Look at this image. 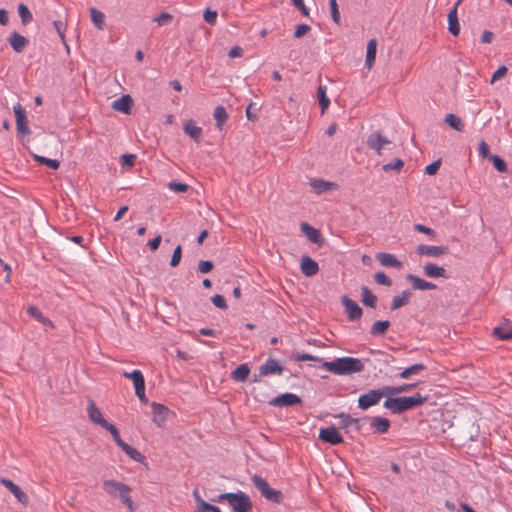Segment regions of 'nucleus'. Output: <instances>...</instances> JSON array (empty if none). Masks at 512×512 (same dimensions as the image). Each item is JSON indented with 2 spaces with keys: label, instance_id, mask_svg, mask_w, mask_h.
Returning <instances> with one entry per match:
<instances>
[{
  "label": "nucleus",
  "instance_id": "3c124183",
  "mask_svg": "<svg viewBox=\"0 0 512 512\" xmlns=\"http://www.w3.org/2000/svg\"><path fill=\"white\" fill-rule=\"evenodd\" d=\"M181 257H182V247L180 245H178L173 251L170 265L172 267H177L181 261Z\"/></svg>",
  "mask_w": 512,
  "mask_h": 512
},
{
  "label": "nucleus",
  "instance_id": "052dcab7",
  "mask_svg": "<svg viewBox=\"0 0 512 512\" xmlns=\"http://www.w3.org/2000/svg\"><path fill=\"white\" fill-rule=\"evenodd\" d=\"M414 229L420 233H423V234H426L429 236L435 235V231L433 229H431L425 225H422V224H415Z\"/></svg>",
  "mask_w": 512,
  "mask_h": 512
},
{
  "label": "nucleus",
  "instance_id": "603ef678",
  "mask_svg": "<svg viewBox=\"0 0 512 512\" xmlns=\"http://www.w3.org/2000/svg\"><path fill=\"white\" fill-rule=\"evenodd\" d=\"M508 72L506 66H500L492 75L490 83L494 84L496 81L504 78Z\"/></svg>",
  "mask_w": 512,
  "mask_h": 512
},
{
  "label": "nucleus",
  "instance_id": "774afa93",
  "mask_svg": "<svg viewBox=\"0 0 512 512\" xmlns=\"http://www.w3.org/2000/svg\"><path fill=\"white\" fill-rule=\"evenodd\" d=\"M161 240H162L161 235H157L154 239H152L148 242V246L151 249V251H156L159 248Z\"/></svg>",
  "mask_w": 512,
  "mask_h": 512
},
{
  "label": "nucleus",
  "instance_id": "2eb2a0df",
  "mask_svg": "<svg viewBox=\"0 0 512 512\" xmlns=\"http://www.w3.org/2000/svg\"><path fill=\"white\" fill-rule=\"evenodd\" d=\"M416 253L420 256L440 257L447 253V249L443 246L421 244L417 246Z\"/></svg>",
  "mask_w": 512,
  "mask_h": 512
},
{
  "label": "nucleus",
  "instance_id": "09e8293b",
  "mask_svg": "<svg viewBox=\"0 0 512 512\" xmlns=\"http://www.w3.org/2000/svg\"><path fill=\"white\" fill-rule=\"evenodd\" d=\"M311 30V27L307 24H299L295 27L294 30V37L299 39L304 37L309 31Z\"/></svg>",
  "mask_w": 512,
  "mask_h": 512
},
{
  "label": "nucleus",
  "instance_id": "de8ad7c7",
  "mask_svg": "<svg viewBox=\"0 0 512 512\" xmlns=\"http://www.w3.org/2000/svg\"><path fill=\"white\" fill-rule=\"evenodd\" d=\"M329 4H330L331 16H332L333 21L336 24H340L341 17H340V12H339V9H338L337 1L336 0H329Z\"/></svg>",
  "mask_w": 512,
  "mask_h": 512
},
{
  "label": "nucleus",
  "instance_id": "393cba45",
  "mask_svg": "<svg viewBox=\"0 0 512 512\" xmlns=\"http://www.w3.org/2000/svg\"><path fill=\"white\" fill-rule=\"evenodd\" d=\"M8 42L14 51L20 53L28 45V39L17 32H12L8 38Z\"/></svg>",
  "mask_w": 512,
  "mask_h": 512
},
{
  "label": "nucleus",
  "instance_id": "5fc2aeb1",
  "mask_svg": "<svg viewBox=\"0 0 512 512\" xmlns=\"http://www.w3.org/2000/svg\"><path fill=\"white\" fill-rule=\"evenodd\" d=\"M404 166V162L401 159H395L392 163H387L383 166L384 171H390V170H401Z\"/></svg>",
  "mask_w": 512,
  "mask_h": 512
},
{
  "label": "nucleus",
  "instance_id": "0eeeda50",
  "mask_svg": "<svg viewBox=\"0 0 512 512\" xmlns=\"http://www.w3.org/2000/svg\"><path fill=\"white\" fill-rule=\"evenodd\" d=\"M387 396L385 386L380 389L370 390L368 393L360 395L358 398V406L362 410H367L378 404L383 397Z\"/></svg>",
  "mask_w": 512,
  "mask_h": 512
},
{
  "label": "nucleus",
  "instance_id": "f03ea898",
  "mask_svg": "<svg viewBox=\"0 0 512 512\" xmlns=\"http://www.w3.org/2000/svg\"><path fill=\"white\" fill-rule=\"evenodd\" d=\"M102 488L106 494L109 496L118 497L121 502L131 511L134 510V503L130 495L132 491L131 487L124 484L123 482L109 479L103 482Z\"/></svg>",
  "mask_w": 512,
  "mask_h": 512
},
{
  "label": "nucleus",
  "instance_id": "6e6d98bb",
  "mask_svg": "<svg viewBox=\"0 0 512 512\" xmlns=\"http://www.w3.org/2000/svg\"><path fill=\"white\" fill-rule=\"evenodd\" d=\"M171 20H172V15L169 13H166V12H163L154 18V21L157 22L158 25H160V26L169 24L171 22Z\"/></svg>",
  "mask_w": 512,
  "mask_h": 512
},
{
  "label": "nucleus",
  "instance_id": "4c0bfd02",
  "mask_svg": "<svg viewBox=\"0 0 512 512\" xmlns=\"http://www.w3.org/2000/svg\"><path fill=\"white\" fill-rule=\"evenodd\" d=\"M27 312L31 317L35 318L42 324L53 327V323L51 322V320L45 317L37 307L30 306L28 307Z\"/></svg>",
  "mask_w": 512,
  "mask_h": 512
},
{
  "label": "nucleus",
  "instance_id": "4468645a",
  "mask_svg": "<svg viewBox=\"0 0 512 512\" xmlns=\"http://www.w3.org/2000/svg\"><path fill=\"white\" fill-rule=\"evenodd\" d=\"M0 483L6 487L14 496L15 498L24 506L28 505L29 498L26 495L25 492L22 491V489L16 485L13 481L7 478H1Z\"/></svg>",
  "mask_w": 512,
  "mask_h": 512
},
{
  "label": "nucleus",
  "instance_id": "6ab92c4d",
  "mask_svg": "<svg viewBox=\"0 0 512 512\" xmlns=\"http://www.w3.org/2000/svg\"><path fill=\"white\" fill-rule=\"evenodd\" d=\"M310 186L316 194H323L331 190L338 189V185L323 179H314L310 182Z\"/></svg>",
  "mask_w": 512,
  "mask_h": 512
},
{
  "label": "nucleus",
  "instance_id": "1a4fd4ad",
  "mask_svg": "<svg viewBox=\"0 0 512 512\" xmlns=\"http://www.w3.org/2000/svg\"><path fill=\"white\" fill-rule=\"evenodd\" d=\"M113 440L132 460L139 463H143L145 461V457L137 449L133 448L121 439L119 431L113 436Z\"/></svg>",
  "mask_w": 512,
  "mask_h": 512
},
{
  "label": "nucleus",
  "instance_id": "864d4df0",
  "mask_svg": "<svg viewBox=\"0 0 512 512\" xmlns=\"http://www.w3.org/2000/svg\"><path fill=\"white\" fill-rule=\"evenodd\" d=\"M168 188L176 193H185L188 190V185L180 182H170Z\"/></svg>",
  "mask_w": 512,
  "mask_h": 512
},
{
  "label": "nucleus",
  "instance_id": "bf43d9fd",
  "mask_svg": "<svg viewBox=\"0 0 512 512\" xmlns=\"http://www.w3.org/2000/svg\"><path fill=\"white\" fill-rule=\"evenodd\" d=\"M216 19H217V12L216 11H213V10H206L205 13H204V20L211 24V25H214L215 22H216Z\"/></svg>",
  "mask_w": 512,
  "mask_h": 512
},
{
  "label": "nucleus",
  "instance_id": "338daca9",
  "mask_svg": "<svg viewBox=\"0 0 512 512\" xmlns=\"http://www.w3.org/2000/svg\"><path fill=\"white\" fill-rule=\"evenodd\" d=\"M295 359L297 361H320V358L310 355V354H307V353L297 354L295 356Z\"/></svg>",
  "mask_w": 512,
  "mask_h": 512
},
{
  "label": "nucleus",
  "instance_id": "13d9d810",
  "mask_svg": "<svg viewBox=\"0 0 512 512\" xmlns=\"http://www.w3.org/2000/svg\"><path fill=\"white\" fill-rule=\"evenodd\" d=\"M211 300H212V303H213L217 308H220V309H226V308H227L225 298H224L222 295H214V296L211 298Z\"/></svg>",
  "mask_w": 512,
  "mask_h": 512
},
{
  "label": "nucleus",
  "instance_id": "c85d7f7f",
  "mask_svg": "<svg viewBox=\"0 0 512 512\" xmlns=\"http://www.w3.org/2000/svg\"><path fill=\"white\" fill-rule=\"evenodd\" d=\"M123 376L132 380L135 392L138 390L145 389V380L143 373L140 370H133L132 372H124Z\"/></svg>",
  "mask_w": 512,
  "mask_h": 512
},
{
  "label": "nucleus",
  "instance_id": "b1692460",
  "mask_svg": "<svg viewBox=\"0 0 512 512\" xmlns=\"http://www.w3.org/2000/svg\"><path fill=\"white\" fill-rule=\"evenodd\" d=\"M376 259L379 261V263L384 267H394L397 269L402 268V263L395 257V255L391 253H378L376 255Z\"/></svg>",
  "mask_w": 512,
  "mask_h": 512
},
{
  "label": "nucleus",
  "instance_id": "423d86ee",
  "mask_svg": "<svg viewBox=\"0 0 512 512\" xmlns=\"http://www.w3.org/2000/svg\"><path fill=\"white\" fill-rule=\"evenodd\" d=\"M252 482L266 499L276 503L282 500V493L279 490L272 489L268 482L261 476H253Z\"/></svg>",
  "mask_w": 512,
  "mask_h": 512
},
{
  "label": "nucleus",
  "instance_id": "a19ab883",
  "mask_svg": "<svg viewBox=\"0 0 512 512\" xmlns=\"http://www.w3.org/2000/svg\"><path fill=\"white\" fill-rule=\"evenodd\" d=\"M445 122L453 129L457 131H463L464 129V123L461 120L460 117L454 115V114H448L445 117Z\"/></svg>",
  "mask_w": 512,
  "mask_h": 512
},
{
  "label": "nucleus",
  "instance_id": "c9c22d12",
  "mask_svg": "<svg viewBox=\"0 0 512 512\" xmlns=\"http://www.w3.org/2000/svg\"><path fill=\"white\" fill-rule=\"evenodd\" d=\"M213 117L219 130H222L224 123L228 119V113L223 106H217L214 110Z\"/></svg>",
  "mask_w": 512,
  "mask_h": 512
},
{
  "label": "nucleus",
  "instance_id": "8fccbe9b",
  "mask_svg": "<svg viewBox=\"0 0 512 512\" xmlns=\"http://www.w3.org/2000/svg\"><path fill=\"white\" fill-rule=\"evenodd\" d=\"M375 278V281L379 284V285H384V286H391L392 285V280L384 273V272H377L374 276Z\"/></svg>",
  "mask_w": 512,
  "mask_h": 512
},
{
  "label": "nucleus",
  "instance_id": "bb28decb",
  "mask_svg": "<svg viewBox=\"0 0 512 512\" xmlns=\"http://www.w3.org/2000/svg\"><path fill=\"white\" fill-rule=\"evenodd\" d=\"M448 30L453 36H458L460 33L458 7H453L448 13Z\"/></svg>",
  "mask_w": 512,
  "mask_h": 512
},
{
  "label": "nucleus",
  "instance_id": "c756f323",
  "mask_svg": "<svg viewBox=\"0 0 512 512\" xmlns=\"http://www.w3.org/2000/svg\"><path fill=\"white\" fill-rule=\"evenodd\" d=\"M301 231L312 243L320 244L322 242L321 233L314 227L310 226L308 223L301 224Z\"/></svg>",
  "mask_w": 512,
  "mask_h": 512
},
{
  "label": "nucleus",
  "instance_id": "4be33fe9",
  "mask_svg": "<svg viewBox=\"0 0 512 512\" xmlns=\"http://www.w3.org/2000/svg\"><path fill=\"white\" fill-rule=\"evenodd\" d=\"M300 268L302 273L307 277L316 275L319 270L318 263L309 256L302 257Z\"/></svg>",
  "mask_w": 512,
  "mask_h": 512
},
{
  "label": "nucleus",
  "instance_id": "4d7b16f0",
  "mask_svg": "<svg viewBox=\"0 0 512 512\" xmlns=\"http://www.w3.org/2000/svg\"><path fill=\"white\" fill-rule=\"evenodd\" d=\"M491 160L493 162V165L494 167L499 171V172H505L506 169H507V166L505 164V162L498 156L496 155H493L491 157Z\"/></svg>",
  "mask_w": 512,
  "mask_h": 512
},
{
  "label": "nucleus",
  "instance_id": "412c9836",
  "mask_svg": "<svg viewBox=\"0 0 512 512\" xmlns=\"http://www.w3.org/2000/svg\"><path fill=\"white\" fill-rule=\"evenodd\" d=\"M406 279L411 283L414 290H435L437 288L434 283L426 281L413 274H408Z\"/></svg>",
  "mask_w": 512,
  "mask_h": 512
},
{
  "label": "nucleus",
  "instance_id": "72a5a7b5",
  "mask_svg": "<svg viewBox=\"0 0 512 512\" xmlns=\"http://www.w3.org/2000/svg\"><path fill=\"white\" fill-rule=\"evenodd\" d=\"M250 374V369L247 364L239 365L234 371H232L231 377L233 380L238 382L245 381Z\"/></svg>",
  "mask_w": 512,
  "mask_h": 512
},
{
  "label": "nucleus",
  "instance_id": "f8f14e48",
  "mask_svg": "<svg viewBox=\"0 0 512 512\" xmlns=\"http://www.w3.org/2000/svg\"><path fill=\"white\" fill-rule=\"evenodd\" d=\"M301 403L299 396L293 393H285L270 400L269 404L274 407H288Z\"/></svg>",
  "mask_w": 512,
  "mask_h": 512
},
{
  "label": "nucleus",
  "instance_id": "f257e3e1",
  "mask_svg": "<svg viewBox=\"0 0 512 512\" xmlns=\"http://www.w3.org/2000/svg\"><path fill=\"white\" fill-rule=\"evenodd\" d=\"M322 367L336 375L359 373L365 368L363 362L354 357H341L333 361H325Z\"/></svg>",
  "mask_w": 512,
  "mask_h": 512
},
{
  "label": "nucleus",
  "instance_id": "a211bd4d",
  "mask_svg": "<svg viewBox=\"0 0 512 512\" xmlns=\"http://www.w3.org/2000/svg\"><path fill=\"white\" fill-rule=\"evenodd\" d=\"M151 408H152V414H153V421L158 426L163 425L167 419L169 409L166 406H164L163 404H159L156 402H153L151 404Z\"/></svg>",
  "mask_w": 512,
  "mask_h": 512
},
{
  "label": "nucleus",
  "instance_id": "c03bdc74",
  "mask_svg": "<svg viewBox=\"0 0 512 512\" xmlns=\"http://www.w3.org/2000/svg\"><path fill=\"white\" fill-rule=\"evenodd\" d=\"M336 418H339L340 426L342 429L348 430L350 426L357 424V419L352 418L350 415L345 413H340L335 416Z\"/></svg>",
  "mask_w": 512,
  "mask_h": 512
},
{
  "label": "nucleus",
  "instance_id": "39448f33",
  "mask_svg": "<svg viewBox=\"0 0 512 512\" xmlns=\"http://www.w3.org/2000/svg\"><path fill=\"white\" fill-rule=\"evenodd\" d=\"M87 414L89 420L97 425H100L107 431H109L112 437L118 432V429L115 425L109 423L103 416L101 410L97 407L94 401L89 400L87 406Z\"/></svg>",
  "mask_w": 512,
  "mask_h": 512
},
{
  "label": "nucleus",
  "instance_id": "680f3d73",
  "mask_svg": "<svg viewBox=\"0 0 512 512\" xmlns=\"http://www.w3.org/2000/svg\"><path fill=\"white\" fill-rule=\"evenodd\" d=\"M198 269L201 273H208L213 269V263L211 261H200Z\"/></svg>",
  "mask_w": 512,
  "mask_h": 512
},
{
  "label": "nucleus",
  "instance_id": "e2e57ef3",
  "mask_svg": "<svg viewBox=\"0 0 512 512\" xmlns=\"http://www.w3.org/2000/svg\"><path fill=\"white\" fill-rule=\"evenodd\" d=\"M440 167V160H437L429 165L426 166L425 172L428 175H434L437 173Z\"/></svg>",
  "mask_w": 512,
  "mask_h": 512
},
{
  "label": "nucleus",
  "instance_id": "9b49d317",
  "mask_svg": "<svg viewBox=\"0 0 512 512\" xmlns=\"http://www.w3.org/2000/svg\"><path fill=\"white\" fill-rule=\"evenodd\" d=\"M341 302L344 305L345 313L351 321L359 320L362 317L363 311L361 307L352 299L347 296L341 298Z\"/></svg>",
  "mask_w": 512,
  "mask_h": 512
},
{
  "label": "nucleus",
  "instance_id": "20e7f679",
  "mask_svg": "<svg viewBox=\"0 0 512 512\" xmlns=\"http://www.w3.org/2000/svg\"><path fill=\"white\" fill-rule=\"evenodd\" d=\"M216 501L219 503L227 502L233 512H250L252 509V502L249 496L241 491L220 494Z\"/></svg>",
  "mask_w": 512,
  "mask_h": 512
},
{
  "label": "nucleus",
  "instance_id": "5701e85b",
  "mask_svg": "<svg viewBox=\"0 0 512 512\" xmlns=\"http://www.w3.org/2000/svg\"><path fill=\"white\" fill-rule=\"evenodd\" d=\"M133 100L130 95H123L122 97L112 102V108L124 114H130Z\"/></svg>",
  "mask_w": 512,
  "mask_h": 512
},
{
  "label": "nucleus",
  "instance_id": "ddd939ff",
  "mask_svg": "<svg viewBox=\"0 0 512 512\" xmlns=\"http://www.w3.org/2000/svg\"><path fill=\"white\" fill-rule=\"evenodd\" d=\"M16 117V128L17 131L22 135H28L30 133L28 127V120L23 107L18 103L13 108Z\"/></svg>",
  "mask_w": 512,
  "mask_h": 512
},
{
  "label": "nucleus",
  "instance_id": "dca6fc26",
  "mask_svg": "<svg viewBox=\"0 0 512 512\" xmlns=\"http://www.w3.org/2000/svg\"><path fill=\"white\" fill-rule=\"evenodd\" d=\"M259 372L261 376H268L273 374L281 375L283 368L277 360L269 358L264 364L260 366Z\"/></svg>",
  "mask_w": 512,
  "mask_h": 512
},
{
  "label": "nucleus",
  "instance_id": "69168bd1",
  "mask_svg": "<svg viewBox=\"0 0 512 512\" xmlns=\"http://www.w3.org/2000/svg\"><path fill=\"white\" fill-rule=\"evenodd\" d=\"M53 25H54L58 35L60 36V38L62 40H64L65 39V25H64V23L59 21V20H57V21H54Z\"/></svg>",
  "mask_w": 512,
  "mask_h": 512
},
{
  "label": "nucleus",
  "instance_id": "f3484780",
  "mask_svg": "<svg viewBox=\"0 0 512 512\" xmlns=\"http://www.w3.org/2000/svg\"><path fill=\"white\" fill-rule=\"evenodd\" d=\"M493 335L500 340L512 339V322L509 319H504L501 325L493 329Z\"/></svg>",
  "mask_w": 512,
  "mask_h": 512
},
{
  "label": "nucleus",
  "instance_id": "6e6552de",
  "mask_svg": "<svg viewBox=\"0 0 512 512\" xmlns=\"http://www.w3.org/2000/svg\"><path fill=\"white\" fill-rule=\"evenodd\" d=\"M391 145L392 142L379 132L371 133L367 139V146L374 150L379 156L383 154L384 150L390 149Z\"/></svg>",
  "mask_w": 512,
  "mask_h": 512
},
{
  "label": "nucleus",
  "instance_id": "37998d69",
  "mask_svg": "<svg viewBox=\"0 0 512 512\" xmlns=\"http://www.w3.org/2000/svg\"><path fill=\"white\" fill-rule=\"evenodd\" d=\"M18 13H19V16L21 18V22L23 25H27L33 19L32 13L28 9V7L23 3H20L18 5Z\"/></svg>",
  "mask_w": 512,
  "mask_h": 512
},
{
  "label": "nucleus",
  "instance_id": "58836bf2",
  "mask_svg": "<svg viewBox=\"0 0 512 512\" xmlns=\"http://www.w3.org/2000/svg\"><path fill=\"white\" fill-rule=\"evenodd\" d=\"M361 296V300L364 305L372 308L375 307L377 297L367 287L361 288Z\"/></svg>",
  "mask_w": 512,
  "mask_h": 512
},
{
  "label": "nucleus",
  "instance_id": "f704fd0d",
  "mask_svg": "<svg viewBox=\"0 0 512 512\" xmlns=\"http://www.w3.org/2000/svg\"><path fill=\"white\" fill-rule=\"evenodd\" d=\"M89 12H90L91 21L95 24V26L99 30H103L104 29V25H105V15H104V13L99 11L96 8H93V7L89 9Z\"/></svg>",
  "mask_w": 512,
  "mask_h": 512
},
{
  "label": "nucleus",
  "instance_id": "49530a36",
  "mask_svg": "<svg viewBox=\"0 0 512 512\" xmlns=\"http://www.w3.org/2000/svg\"><path fill=\"white\" fill-rule=\"evenodd\" d=\"M34 159L40 164H44L54 170L58 169L60 166V162L56 159H49L39 155H35Z\"/></svg>",
  "mask_w": 512,
  "mask_h": 512
},
{
  "label": "nucleus",
  "instance_id": "a878e982",
  "mask_svg": "<svg viewBox=\"0 0 512 512\" xmlns=\"http://www.w3.org/2000/svg\"><path fill=\"white\" fill-rule=\"evenodd\" d=\"M193 497L196 503V508L199 512H221V510L217 506L205 502L201 498L199 490L197 488L193 490Z\"/></svg>",
  "mask_w": 512,
  "mask_h": 512
},
{
  "label": "nucleus",
  "instance_id": "79ce46f5",
  "mask_svg": "<svg viewBox=\"0 0 512 512\" xmlns=\"http://www.w3.org/2000/svg\"><path fill=\"white\" fill-rule=\"evenodd\" d=\"M424 369H425V366L423 364H415V365H412V366L404 369L400 373V377L402 379H408L412 375H416V374L420 373L421 371H423Z\"/></svg>",
  "mask_w": 512,
  "mask_h": 512
},
{
  "label": "nucleus",
  "instance_id": "7ed1b4c3",
  "mask_svg": "<svg viewBox=\"0 0 512 512\" xmlns=\"http://www.w3.org/2000/svg\"><path fill=\"white\" fill-rule=\"evenodd\" d=\"M427 400L426 397H423L421 394L416 393L413 396L409 397H398V398H388L383 406L389 409L394 414H399L401 412L407 411L416 406H420L425 403Z\"/></svg>",
  "mask_w": 512,
  "mask_h": 512
},
{
  "label": "nucleus",
  "instance_id": "cd10ccee",
  "mask_svg": "<svg viewBox=\"0 0 512 512\" xmlns=\"http://www.w3.org/2000/svg\"><path fill=\"white\" fill-rule=\"evenodd\" d=\"M371 428L376 434L387 433L390 428V421L387 418L379 416L373 417L371 419Z\"/></svg>",
  "mask_w": 512,
  "mask_h": 512
},
{
  "label": "nucleus",
  "instance_id": "aec40b11",
  "mask_svg": "<svg viewBox=\"0 0 512 512\" xmlns=\"http://www.w3.org/2000/svg\"><path fill=\"white\" fill-rule=\"evenodd\" d=\"M423 272L429 278H448L447 272L443 267L431 262L423 265Z\"/></svg>",
  "mask_w": 512,
  "mask_h": 512
},
{
  "label": "nucleus",
  "instance_id": "ea45409f",
  "mask_svg": "<svg viewBox=\"0 0 512 512\" xmlns=\"http://www.w3.org/2000/svg\"><path fill=\"white\" fill-rule=\"evenodd\" d=\"M389 327L390 322L388 320L376 321L371 326L370 333L372 335H384Z\"/></svg>",
  "mask_w": 512,
  "mask_h": 512
},
{
  "label": "nucleus",
  "instance_id": "a18cd8bd",
  "mask_svg": "<svg viewBox=\"0 0 512 512\" xmlns=\"http://www.w3.org/2000/svg\"><path fill=\"white\" fill-rule=\"evenodd\" d=\"M413 387H415V384H403L401 386H385V389L387 391V395L391 396L406 392Z\"/></svg>",
  "mask_w": 512,
  "mask_h": 512
},
{
  "label": "nucleus",
  "instance_id": "473e14b6",
  "mask_svg": "<svg viewBox=\"0 0 512 512\" xmlns=\"http://www.w3.org/2000/svg\"><path fill=\"white\" fill-rule=\"evenodd\" d=\"M411 298V292L408 290H404L401 294L393 297L391 309L396 310L406 304L409 303Z\"/></svg>",
  "mask_w": 512,
  "mask_h": 512
},
{
  "label": "nucleus",
  "instance_id": "2f4dec72",
  "mask_svg": "<svg viewBox=\"0 0 512 512\" xmlns=\"http://www.w3.org/2000/svg\"><path fill=\"white\" fill-rule=\"evenodd\" d=\"M184 132L194 141H199L202 135L201 127H198L193 120L187 121L183 126Z\"/></svg>",
  "mask_w": 512,
  "mask_h": 512
},
{
  "label": "nucleus",
  "instance_id": "e433bc0d",
  "mask_svg": "<svg viewBox=\"0 0 512 512\" xmlns=\"http://www.w3.org/2000/svg\"><path fill=\"white\" fill-rule=\"evenodd\" d=\"M326 92H327L326 86L320 85L317 89V97L319 100V104H320L322 113H324L330 105V99L327 97Z\"/></svg>",
  "mask_w": 512,
  "mask_h": 512
},
{
  "label": "nucleus",
  "instance_id": "0e129e2a",
  "mask_svg": "<svg viewBox=\"0 0 512 512\" xmlns=\"http://www.w3.org/2000/svg\"><path fill=\"white\" fill-rule=\"evenodd\" d=\"M136 156L134 154H124L121 157L122 165L133 166L135 163Z\"/></svg>",
  "mask_w": 512,
  "mask_h": 512
},
{
  "label": "nucleus",
  "instance_id": "9d476101",
  "mask_svg": "<svg viewBox=\"0 0 512 512\" xmlns=\"http://www.w3.org/2000/svg\"><path fill=\"white\" fill-rule=\"evenodd\" d=\"M319 439L323 442L329 443L331 445H338L343 443L344 439L342 435L339 433L336 427L329 426L326 428H322L319 431Z\"/></svg>",
  "mask_w": 512,
  "mask_h": 512
},
{
  "label": "nucleus",
  "instance_id": "7c9ffc66",
  "mask_svg": "<svg viewBox=\"0 0 512 512\" xmlns=\"http://www.w3.org/2000/svg\"><path fill=\"white\" fill-rule=\"evenodd\" d=\"M377 53V41L376 39H370L367 43V52H366V59H365V65L368 69H371L376 58Z\"/></svg>",
  "mask_w": 512,
  "mask_h": 512
}]
</instances>
